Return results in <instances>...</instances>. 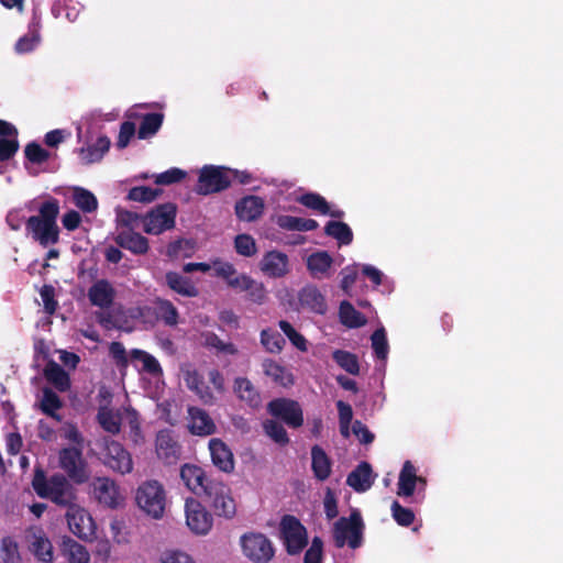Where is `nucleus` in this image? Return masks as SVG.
<instances>
[{"label":"nucleus","instance_id":"nucleus-5","mask_svg":"<svg viewBox=\"0 0 563 563\" xmlns=\"http://www.w3.org/2000/svg\"><path fill=\"white\" fill-rule=\"evenodd\" d=\"M363 519L360 511L354 510L349 518L341 517L333 527V539L336 548L346 543L351 549H357L363 541Z\"/></svg>","mask_w":563,"mask_h":563},{"label":"nucleus","instance_id":"nucleus-14","mask_svg":"<svg viewBox=\"0 0 563 563\" xmlns=\"http://www.w3.org/2000/svg\"><path fill=\"white\" fill-rule=\"evenodd\" d=\"M180 478L185 486L195 495L201 496L208 490V486L216 479H211L198 465L186 463L180 467Z\"/></svg>","mask_w":563,"mask_h":563},{"label":"nucleus","instance_id":"nucleus-47","mask_svg":"<svg viewBox=\"0 0 563 563\" xmlns=\"http://www.w3.org/2000/svg\"><path fill=\"white\" fill-rule=\"evenodd\" d=\"M263 429L267 437L279 445H287L289 437L284 426L274 419H268L263 422Z\"/></svg>","mask_w":563,"mask_h":563},{"label":"nucleus","instance_id":"nucleus-58","mask_svg":"<svg viewBox=\"0 0 563 563\" xmlns=\"http://www.w3.org/2000/svg\"><path fill=\"white\" fill-rule=\"evenodd\" d=\"M205 344L208 347L216 349L218 352L235 355L238 353L236 346L231 342L222 341L216 333H207L205 336Z\"/></svg>","mask_w":563,"mask_h":563},{"label":"nucleus","instance_id":"nucleus-17","mask_svg":"<svg viewBox=\"0 0 563 563\" xmlns=\"http://www.w3.org/2000/svg\"><path fill=\"white\" fill-rule=\"evenodd\" d=\"M188 430L192 435L208 437L217 432V426L210 415L202 408L189 406Z\"/></svg>","mask_w":563,"mask_h":563},{"label":"nucleus","instance_id":"nucleus-6","mask_svg":"<svg viewBox=\"0 0 563 563\" xmlns=\"http://www.w3.org/2000/svg\"><path fill=\"white\" fill-rule=\"evenodd\" d=\"M280 537L289 555H297L308 544L305 526L292 515H285L280 520Z\"/></svg>","mask_w":563,"mask_h":563},{"label":"nucleus","instance_id":"nucleus-7","mask_svg":"<svg viewBox=\"0 0 563 563\" xmlns=\"http://www.w3.org/2000/svg\"><path fill=\"white\" fill-rule=\"evenodd\" d=\"M210 504L214 515L225 519H232L236 515V504L231 494V488L223 482L216 481L208 486L203 495Z\"/></svg>","mask_w":563,"mask_h":563},{"label":"nucleus","instance_id":"nucleus-29","mask_svg":"<svg viewBox=\"0 0 563 563\" xmlns=\"http://www.w3.org/2000/svg\"><path fill=\"white\" fill-rule=\"evenodd\" d=\"M311 470L314 477L324 482L331 475L332 462L325 451L320 445H313L311 448Z\"/></svg>","mask_w":563,"mask_h":563},{"label":"nucleus","instance_id":"nucleus-38","mask_svg":"<svg viewBox=\"0 0 563 563\" xmlns=\"http://www.w3.org/2000/svg\"><path fill=\"white\" fill-rule=\"evenodd\" d=\"M277 225L284 230L307 232L316 230L319 223L313 219H303L294 216H279Z\"/></svg>","mask_w":563,"mask_h":563},{"label":"nucleus","instance_id":"nucleus-2","mask_svg":"<svg viewBox=\"0 0 563 563\" xmlns=\"http://www.w3.org/2000/svg\"><path fill=\"white\" fill-rule=\"evenodd\" d=\"M59 210L58 199L49 197L38 206V214L31 216L25 221L27 234L43 247L56 244L59 241L60 231L57 225Z\"/></svg>","mask_w":563,"mask_h":563},{"label":"nucleus","instance_id":"nucleus-26","mask_svg":"<svg viewBox=\"0 0 563 563\" xmlns=\"http://www.w3.org/2000/svg\"><path fill=\"white\" fill-rule=\"evenodd\" d=\"M298 299L302 308L312 312L323 314L328 309L324 296L316 286L308 285L303 287L299 291Z\"/></svg>","mask_w":563,"mask_h":563},{"label":"nucleus","instance_id":"nucleus-51","mask_svg":"<svg viewBox=\"0 0 563 563\" xmlns=\"http://www.w3.org/2000/svg\"><path fill=\"white\" fill-rule=\"evenodd\" d=\"M235 252L244 257H252L257 253L255 239L246 233L238 234L234 239Z\"/></svg>","mask_w":563,"mask_h":563},{"label":"nucleus","instance_id":"nucleus-56","mask_svg":"<svg viewBox=\"0 0 563 563\" xmlns=\"http://www.w3.org/2000/svg\"><path fill=\"white\" fill-rule=\"evenodd\" d=\"M132 356L143 363V369L151 375H159L163 373L159 362L150 353L142 350H133Z\"/></svg>","mask_w":563,"mask_h":563},{"label":"nucleus","instance_id":"nucleus-22","mask_svg":"<svg viewBox=\"0 0 563 563\" xmlns=\"http://www.w3.org/2000/svg\"><path fill=\"white\" fill-rule=\"evenodd\" d=\"M209 450L214 466L224 473H231L234 470V457L230 448L218 438L209 441Z\"/></svg>","mask_w":563,"mask_h":563},{"label":"nucleus","instance_id":"nucleus-28","mask_svg":"<svg viewBox=\"0 0 563 563\" xmlns=\"http://www.w3.org/2000/svg\"><path fill=\"white\" fill-rule=\"evenodd\" d=\"M166 285L176 294L184 297H197L199 295L198 288L190 278L177 272H167L165 274Z\"/></svg>","mask_w":563,"mask_h":563},{"label":"nucleus","instance_id":"nucleus-49","mask_svg":"<svg viewBox=\"0 0 563 563\" xmlns=\"http://www.w3.org/2000/svg\"><path fill=\"white\" fill-rule=\"evenodd\" d=\"M297 201L306 208L314 210L320 214H328L329 212V202L324 197L317 192L303 194L297 199Z\"/></svg>","mask_w":563,"mask_h":563},{"label":"nucleus","instance_id":"nucleus-42","mask_svg":"<svg viewBox=\"0 0 563 563\" xmlns=\"http://www.w3.org/2000/svg\"><path fill=\"white\" fill-rule=\"evenodd\" d=\"M332 257L324 251L309 255L307 267L313 277H321L332 265Z\"/></svg>","mask_w":563,"mask_h":563},{"label":"nucleus","instance_id":"nucleus-39","mask_svg":"<svg viewBox=\"0 0 563 563\" xmlns=\"http://www.w3.org/2000/svg\"><path fill=\"white\" fill-rule=\"evenodd\" d=\"M163 121L164 114L161 112L144 114L137 130V137L140 140H146L154 136L161 129Z\"/></svg>","mask_w":563,"mask_h":563},{"label":"nucleus","instance_id":"nucleus-59","mask_svg":"<svg viewBox=\"0 0 563 563\" xmlns=\"http://www.w3.org/2000/svg\"><path fill=\"white\" fill-rule=\"evenodd\" d=\"M25 157L33 164H43L48 161L49 152L36 142H30L24 148Z\"/></svg>","mask_w":563,"mask_h":563},{"label":"nucleus","instance_id":"nucleus-55","mask_svg":"<svg viewBox=\"0 0 563 563\" xmlns=\"http://www.w3.org/2000/svg\"><path fill=\"white\" fill-rule=\"evenodd\" d=\"M278 325L295 347L301 352H306L308 350L307 340L305 336L299 333L288 321L280 320Z\"/></svg>","mask_w":563,"mask_h":563},{"label":"nucleus","instance_id":"nucleus-13","mask_svg":"<svg viewBox=\"0 0 563 563\" xmlns=\"http://www.w3.org/2000/svg\"><path fill=\"white\" fill-rule=\"evenodd\" d=\"M186 523L196 534H207L212 528V516L205 506L195 498H187L185 503Z\"/></svg>","mask_w":563,"mask_h":563},{"label":"nucleus","instance_id":"nucleus-50","mask_svg":"<svg viewBox=\"0 0 563 563\" xmlns=\"http://www.w3.org/2000/svg\"><path fill=\"white\" fill-rule=\"evenodd\" d=\"M38 23H33V29L24 36L20 37L14 46L18 54H25L32 52L40 42V33L37 30Z\"/></svg>","mask_w":563,"mask_h":563},{"label":"nucleus","instance_id":"nucleus-3","mask_svg":"<svg viewBox=\"0 0 563 563\" xmlns=\"http://www.w3.org/2000/svg\"><path fill=\"white\" fill-rule=\"evenodd\" d=\"M135 500L142 511L153 519H161L165 512L166 492L156 479L142 483L136 489Z\"/></svg>","mask_w":563,"mask_h":563},{"label":"nucleus","instance_id":"nucleus-11","mask_svg":"<svg viewBox=\"0 0 563 563\" xmlns=\"http://www.w3.org/2000/svg\"><path fill=\"white\" fill-rule=\"evenodd\" d=\"M243 554L256 563H267L274 556L272 542L263 533H246L241 537Z\"/></svg>","mask_w":563,"mask_h":563},{"label":"nucleus","instance_id":"nucleus-32","mask_svg":"<svg viewBox=\"0 0 563 563\" xmlns=\"http://www.w3.org/2000/svg\"><path fill=\"white\" fill-rule=\"evenodd\" d=\"M60 552L69 563H89L90 554L85 545L78 543L70 537H63Z\"/></svg>","mask_w":563,"mask_h":563},{"label":"nucleus","instance_id":"nucleus-35","mask_svg":"<svg viewBox=\"0 0 563 563\" xmlns=\"http://www.w3.org/2000/svg\"><path fill=\"white\" fill-rule=\"evenodd\" d=\"M43 396L40 402V410L56 420L57 422L62 421V416L57 412L63 407V400L60 397L49 387L43 388Z\"/></svg>","mask_w":563,"mask_h":563},{"label":"nucleus","instance_id":"nucleus-54","mask_svg":"<svg viewBox=\"0 0 563 563\" xmlns=\"http://www.w3.org/2000/svg\"><path fill=\"white\" fill-rule=\"evenodd\" d=\"M161 194H162V190L158 188H151L147 186H136L129 190L128 199L132 200V201L147 203V202L154 201Z\"/></svg>","mask_w":563,"mask_h":563},{"label":"nucleus","instance_id":"nucleus-4","mask_svg":"<svg viewBox=\"0 0 563 563\" xmlns=\"http://www.w3.org/2000/svg\"><path fill=\"white\" fill-rule=\"evenodd\" d=\"M58 466L64 471L68 481L76 485L86 484L91 477L89 464L84 457L82 450L77 446L63 448L58 452Z\"/></svg>","mask_w":563,"mask_h":563},{"label":"nucleus","instance_id":"nucleus-16","mask_svg":"<svg viewBox=\"0 0 563 563\" xmlns=\"http://www.w3.org/2000/svg\"><path fill=\"white\" fill-rule=\"evenodd\" d=\"M69 530L82 540H89L93 536V522L90 515L78 504L66 511Z\"/></svg>","mask_w":563,"mask_h":563},{"label":"nucleus","instance_id":"nucleus-18","mask_svg":"<svg viewBox=\"0 0 563 563\" xmlns=\"http://www.w3.org/2000/svg\"><path fill=\"white\" fill-rule=\"evenodd\" d=\"M155 448L158 459L167 465L175 464L180 459L181 446L169 430H161L156 434Z\"/></svg>","mask_w":563,"mask_h":563},{"label":"nucleus","instance_id":"nucleus-45","mask_svg":"<svg viewBox=\"0 0 563 563\" xmlns=\"http://www.w3.org/2000/svg\"><path fill=\"white\" fill-rule=\"evenodd\" d=\"M263 369L266 376L271 377L275 383L282 386L292 384L291 375L286 372L285 367L273 360L264 361Z\"/></svg>","mask_w":563,"mask_h":563},{"label":"nucleus","instance_id":"nucleus-36","mask_svg":"<svg viewBox=\"0 0 563 563\" xmlns=\"http://www.w3.org/2000/svg\"><path fill=\"white\" fill-rule=\"evenodd\" d=\"M30 550L34 554V556L41 562L51 563L54 559L53 545L48 538L43 532L34 533L32 536Z\"/></svg>","mask_w":563,"mask_h":563},{"label":"nucleus","instance_id":"nucleus-37","mask_svg":"<svg viewBox=\"0 0 563 563\" xmlns=\"http://www.w3.org/2000/svg\"><path fill=\"white\" fill-rule=\"evenodd\" d=\"M339 317L342 324L351 329L361 328L367 322L366 317L357 311L347 300H343L340 303Z\"/></svg>","mask_w":563,"mask_h":563},{"label":"nucleus","instance_id":"nucleus-57","mask_svg":"<svg viewBox=\"0 0 563 563\" xmlns=\"http://www.w3.org/2000/svg\"><path fill=\"white\" fill-rule=\"evenodd\" d=\"M394 520L401 527H409L415 521V514L411 509L400 505L398 500H394L390 506Z\"/></svg>","mask_w":563,"mask_h":563},{"label":"nucleus","instance_id":"nucleus-41","mask_svg":"<svg viewBox=\"0 0 563 563\" xmlns=\"http://www.w3.org/2000/svg\"><path fill=\"white\" fill-rule=\"evenodd\" d=\"M73 202L85 213H92L98 209L96 196L90 190L82 187H74Z\"/></svg>","mask_w":563,"mask_h":563},{"label":"nucleus","instance_id":"nucleus-10","mask_svg":"<svg viewBox=\"0 0 563 563\" xmlns=\"http://www.w3.org/2000/svg\"><path fill=\"white\" fill-rule=\"evenodd\" d=\"M177 207L175 203L166 202L156 206L144 217V231L148 234L158 235L175 227Z\"/></svg>","mask_w":563,"mask_h":563},{"label":"nucleus","instance_id":"nucleus-46","mask_svg":"<svg viewBox=\"0 0 563 563\" xmlns=\"http://www.w3.org/2000/svg\"><path fill=\"white\" fill-rule=\"evenodd\" d=\"M97 419L101 428L111 433L118 434L121 430V419L118 415L107 407H101L98 411Z\"/></svg>","mask_w":563,"mask_h":563},{"label":"nucleus","instance_id":"nucleus-1","mask_svg":"<svg viewBox=\"0 0 563 563\" xmlns=\"http://www.w3.org/2000/svg\"><path fill=\"white\" fill-rule=\"evenodd\" d=\"M73 484L64 474L56 473L47 477L42 466L34 468L32 488L36 495L67 511L78 504L77 489Z\"/></svg>","mask_w":563,"mask_h":563},{"label":"nucleus","instance_id":"nucleus-8","mask_svg":"<svg viewBox=\"0 0 563 563\" xmlns=\"http://www.w3.org/2000/svg\"><path fill=\"white\" fill-rule=\"evenodd\" d=\"M230 187V168L224 166L205 165L200 169L196 192L211 195Z\"/></svg>","mask_w":563,"mask_h":563},{"label":"nucleus","instance_id":"nucleus-64","mask_svg":"<svg viewBox=\"0 0 563 563\" xmlns=\"http://www.w3.org/2000/svg\"><path fill=\"white\" fill-rule=\"evenodd\" d=\"M20 147L18 139L0 137V162L14 157Z\"/></svg>","mask_w":563,"mask_h":563},{"label":"nucleus","instance_id":"nucleus-30","mask_svg":"<svg viewBox=\"0 0 563 563\" xmlns=\"http://www.w3.org/2000/svg\"><path fill=\"white\" fill-rule=\"evenodd\" d=\"M187 387L194 391L205 405H213L216 397L208 385H206L203 376L198 371H188L185 377Z\"/></svg>","mask_w":563,"mask_h":563},{"label":"nucleus","instance_id":"nucleus-34","mask_svg":"<svg viewBox=\"0 0 563 563\" xmlns=\"http://www.w3.org/2000/svg\"><path fill=\"white\" fill-rule=\"evenodd\" d=\"M110 145L111 142L108 136H99L93 144L80 148L79 154L81 161L85 164H93L100 162L104 154L109 151Z\"/></svg>","mask_w":563,"mask_h":563},{"label":"nucleus","instance_id":"nucleus-23","mask_svg":"<svg viewBox=\"0 0 563 563\" xmlns=\"http://www.w3.org/2000/svg\"><path fill=\"white\" fill-rule=\"evenodd\" d=\"M114 297L115 290L107 279L95 282L88 290L90 303L101 309L110 308L114 301Z\"/></svg>","mask_w":563,"mask_h":563},{"label":"nucleus","instance_id":"nucleus-15","mask_svg":"<svg viewBox=\"0 0 563 563\" xmlns=\"http://www.w3.org/2000/svg\"><path fill=\"white\" fill-rule=\"evenodd\" d=\"M427 481L422 476H418L416 467L410 461H406L399 473L397 484V495L399 497H411L418 486V493L423 492Z\"/></svg>","mask_w":563,"mask_h":563},{"label":"nucleus","instance_id":"nucleus-48","mask_svg":"<svg viewBox=\"0 0 563 563\" xmlns=\"http://www.w3.org/2000/svg\"><path fill=\"white\" fill-rule=\"evenodd\" d=\"M0 556L3 563H22L19 544L12 537L1 539Z\"/></svg>","mask_w":563,"mask_h":563},{"label":"nucleus","instance_id":"nucleus-62","mask_svg":"<svg viewBox=\"0 0 563 563\" xmlns=\"http://www.w3.org/2000/svg\"><path fill=\"white\" fill-rule=\"evenodd\" d=\"M323 541L320 537H314L309 549L305 553V563H322Z\"/></svg>","mask_w":563,"mask_h":563},{"label":"nucleus","instance_id":"nucleus-43","mask_svg":"<svg viewBox=\"0 0 563 563\" xmlns=\"http://www.w3.org/2000/svg\"><path fill=\"white\" fill-rule=\"evenodd\" d=\"M324 233L342 245H349L353 241V232L351 228L341 221H329L324 227Z\"/></svg>","mask_w":563,"mask_h":563},{"label":"nucleus","instance_id":"nucleus-19","mask_svg":"<svg viewBox=\"0 0 563 563\" xmlns=\"http://www.w3.org/2000/svg\"><path fill=\"white\" fill-rule=\"evenodd\" d=\"M93 496L99 504L114 509L120 505V493L115 482L109 477H97L92 483Z\"/></svg>","mask_w":563,"mask_h":563},{"label":"nucleus","instance_id":"nucleus-53","mask_svg":"<svg viewBox=\"0 0 563 563\" xmlns=\"http://www.w3.org/2000/svg\"><path fill=\"white\" fill-rule=\"evenodd\" d=\"M261 343L269 353H279L283 350L285 340L278 332L264 329L261 332Z\"/></svg>","mask_w":563,"mask_h":563},{"label":"nucleus","instance_id":"nucleus-9","mask_svg":"<svg viewBox=\"0 0 563 563\" xmlns=\"http://www.w3.org/2000/svg\"><path fill=\"white\" fill-rule=\"evenodd\" d=\"M267 412L291 429H298L303 424V411L297 400L275 398L267 404Z\"/></svg>","mask_w":563,"mask_h":563},{"label":"nucleus","instance_id":"nucleus-60","mask_svg":"<svg viewBox=\"0 0 563 563\" xmlns=\"http://www.w3.org/2000/svg\"><path fill=\"white\" fill-rule=\"evenodd\" d=\"M40 295L43 300L45 313L53 316L58 308V302L55 299V288L46 284L40 289Z\"/></svg>","mask_w":563,"mask_h":563},{"label":"nucleus","instance_id":"nucleus-33","mask_svg":"<svg viewBox=\"0 0 563 563\" xmlns=\"http://www.w3.org/2000/svg\"><path fill=\"white\" fill-rule=\"evenodd\" d=\"M44 377L60 393L69 390L71 386L68 373L55 361H49L46 364Z\"/></svg>","mask_w":563,"mask_h":563},{"label":"nucleus","instance_id":"nucleus-44","mask_svg":"<svg viewBox=\"0 0 563 563\" xmlns=\"http://www.w3.org/2000/svg\"><path fill=\"white\" fill-rule=\"evenodd\" d=\"M333 361L351 375L360 374V363L356 354L344 350H335L332 353Z\"/></svg>","mask_w":563,"mask_h":563},{"label":"nucleus","instance_id":"nucleus-21","mask_svg":"<svg viewBox=\"0 0 563 563\" xmlns=\"http://www.w3.org/2000/svg\"><path fill=\"white\" fill-rule=\"evenodd\" d=\"M287 254L273 250L263 255L260 262L262 273L271 278H282L288 273Z\"/></svg>","mask_w":563,"mask_h":563},{"label":"nucleus","instance_id":"nucleus-52","mask_svg":"<svg viewBox=\"0 0 563 563\" xmlns=\"http://www.w3.org/2000/svg\"><path fill=\"white\" fill-rule=\"evenodd\" d=\"M372 347L376 358L386 360L389 352V345L386 336V331L384 328L376 329L372 336Z\"/></svg>","mask_w":563,"mask_h":563},{"label":"nucleus","instance_id":"nucleus-40","mask_svg":"<svg viewBox=\"0 0 563 563\" xmlns=\"http://www.w3.org/2000/svg\"><path fill=\"white\" fill-rule=\"evenodd\" d=\"M154 312L157 319L164 321L168 327H175L178 323V310L172 301L163 298L154 300Z\"/></svg>","mask_w":563,"mask_h":563},{"label":"nucleus","instance_id":"nucleus-27","mask_svg":"<svg viewBox=\"0 0 563 563\" xmlns=\"http://www.w3.org/2000/svg\"><path fill=\"white\" fill-rule=\"evenodd\" d=\"M115 243L133 254L143 255L148 251V240L142 234L132 230L120 232L115 239Z\"/></svg>","mask_w":563,"mask_h":563},{"label":"nucleus","instance_id":"nucleus-31","mask_svg":"<svg viewBox=\"0 0 563 563\" xmlns=\"http://www.w3.org/2000/svg\"><path fill=\"white\" fill-rule=\"evenodd\" d=\"M233 391L240 400L245 401L251 408H258L261 406V395L249 378L236 377Z\"/></svg>","mask_w":563,"mask_h":563},{"label":"nucleus","instance_id":"nucleus-25","mask_svg":"<svg viewBox=\"0 0 563 563\" xmlns=\"http://www.w3.org/2000/svg\"><path fill=\"white\" fill-rule=\"evenodd\" d=\"M373 483V470L368 462H361L346 478V484L357 493L368 490Z\"/></svg>","mask_w":563,"mask_h":563},{"label":"nucleus","instance_id":"nucleus-12","mask_svg":"<svg viewBox=\"0 0 563 563\" xmlns=\"http://www.w3.org/2000/svg\"><path fill=\"white\" fill-rule=\"evenodd\" d=\"M103 464L121 475L129 474L133 470V460L130 452L114 440L106 442Z\"/></svg>","mask_w":563,"mask_h":563},{"label":"nucleus","instance_id":"nucleus-61","mask_svg":"<svg viewBox=\"0 0 563 563\" xmlns=\"http://www.w3.org/2000/svg\"><path fill=\"white\" fill-rule=\"evenodd\" d=\"M245 292L247 294V299L257 305L264 303L267 297V291L264 284L253 278L249 284L247 289H245Z\"/></svg>","mask_w":563,"mask_h":563},{"label":"nucleus","instance_id":"nucleus-20","mask_svg":"<svg viewBox=\"0 0 563 563\" xmlns=\"http://www.w3.org/2000/svg\"><path fill=\"white\" fill-rule=\"evenodd\" d=\"M217 277L225 280L227 285L235 291H245L252 277L246 274H238L236 268L229 262L217 261L213 263Z\"/></svg>","mask_w":563,"mask_h":563},{"label":"nucleus","instance_id":"nucleus-63","mask_svg":"<svg viewBox=\"0 0 563 563\" xmlns=\"http://www.w3.org/2000/svg\"><path fill=\"white\" fill-rule=\"evenodd\" d=\"M186 177V172L183 169L173 167L168 170L158 174L155 177V184L157 185H172L181 181Z\"/></svg>","mask_w":563,"mask_h":563},{"label":"nucleus","instance_id":"nucleus-24","mask_svg":"<svg viewBox=\"0 0 563 563\" xmlns=\"http://www.w3.org/2000/svg\"><path fill=\"white\" fill-rule=\"evenodd\" d=\"M264 200L258 196H246L236 201L235 214L242 221H255L264 212Z\"/></svg>","mask_w":563,"mask_h":563}]
</instances>
